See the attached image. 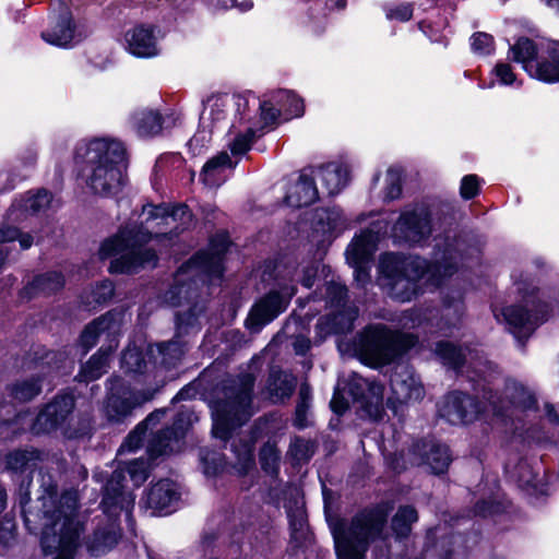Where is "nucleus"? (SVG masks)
Returning <instances> with one entry per match:
<instances>
[{"instance_id": "obj_1", "label": "nucleus", "mask_w": 559, "mask_h": 559, "mask_svg": "<svg viewBox=\"0 0 559 559\" xmlns=\"http://www.w3.org/2000/svg\"><path fill=\"white\" fill-rule=\"evenodd\" d=\"M78 508V490L66 489L59 493L52 475H40L38 498L33 506L24 508L23 513L27 530L40 533V546L46 556L73 559L82 531Z\"/></svg>"}, {"instance_id": "obj_2", "label": "nucleus", "mask_w": 559, "mask_h": 559, "mask_svg": "<svg viewBox=\"0 0 559 559\" xmlns=\"http://www.w3.org/2000/svg\"><path fill=\"white\" fill-rule=\"evenodd\" d=\"M143 214L145 219L140 226H126L102 243L98 252L100 259L116 257L109 265L110 273H134L141 267L155 266V251L143 248V245L153 236L167 235L164 227L177 233L178 222L183 226L191 221V213L185 204L173 206L171 210L165 205L148 204L143 206Z\"/></svg>"}, {"instance_id": "obj_3", "label": "nucleus", "mask_w": 559, "mask_h": 559, "mask_svg": "<svg viewBox=\"0 0 559 559\" xmlns=\"http://www.w3.org/2000/svg\"><path fill=\"white\" fill-rule=\"evenodd\" d=\"M438 251L435 261L428 263L420 257H405L395 253H385L379 263V282L386 294L400 302L411 301L419 293L418 281L427 273L433 285H439L445 276L452 275L457 269V261L463 259L465 242L457 238L444 243L441 251L440 243L436 245Z\"/></svg>"}, {"instance_id": "obj_4", "label": "nucleus", "mask_w": 559, "mask_h": 559, "mask_svg": "<svg viewBox=\"0 0 559 559\" xmlns=\"http://www.w3.org/2000/svg\"><path fill=\"white\" fill-rule=\"evenodd\" d=\"M75 158L86 164V183L95 193L111 195L124 185L126 147L120 141L94 139L78 146Z\"/></svg>"}, {"instance_id": "obj_5", "label": "nucleus", "mask_w": 559, "mask_h": 559, "mask_svg": "<svg viewBox=\"0 0 559 559\" xmlns=\"http://www.w3.org/2000/svg\"><path fill=\"white\" fill-rule=\"evenodd\" d=\"M254 382L255 376L246 371L228 376L219 383L213 401L214 437L228 440L234 429L253 416Z\"/></svg>"}, {"instance_id": "obj_6", "label": "nucleus", "mask_w": 559, "mask_h": 559, "mask_svg": "<svg viewBox=\"0 0 559 559\" xmlns=\"http://www.w3.org/2000/svg\"><path fill=\"white\" fill-rule=\"evenodd\" d=\"M123 479L121 472L111 474L107 480L102 500L104 518L100 519L86 540V548L92 556H100L111 550L120 538L118 518L126 513L127 521L132 527V509L134 498L130 493L121 491L120 483Z\"/></svg>"}, {"instance_id": "obj_7", "label": "nucleus", "mask_w": 559, "mask_h": 559, "mask_svg": "<svg viewBox=\"0 0 559 559\" xmlns=\"http://www.w3.org/2000/svg\"><path fill=\"white\" fill-rule=\"evenodd\" d=\"M392 511L389 502L361 510L350 521L347 528L334 531L337 559H365L370 544L384 542L386 520Z\"/></svg>"}, {"instance_id": "obj_8", "label": "nucleus", "mask_w": 559, "mask_h": 559, "mask_svg": "<svg viewBox=\"0 0 559 559\" xmlns=\"http://www.w3.org/2000/svg\"><path fill=\"white\" fill-rule=\"evenodd\" d=\"M416 342L413 334L392 331L384 324H374L361 332L357 349L366 364L383 366L392 362Z\"/></svg>"}, {"instance_id": "obj_9", "label": "nucleus", "mask_w": 559, "mask_h": 559, "mask_svg": "<svg viewBox=\"0 0 559 559\" xmlns=\"http://www.w3.org/2000/svg\"><path fill=\"white\" fill-rule=\"evenodd\" d=\"M74 407L75 401L72 394H58L38 413L32 424V431L35 435H41L59 429L68 439L87 436L92 429L91 420L88 418H74L72 416Z\"/></svg>"}, {"instance_id": "obj_10", "label": "nucleus", "mask_w": 559, "mask_h": 559, "mask_svg": "<svg viewBox=\"0 0 559 559\" xmlns=\"http://www.w3.org/2000/svg\"><path fill=\"white\" fill-rule=\"evenodd\" d=\"M518 290L523 295L524 305L507 307L500 314L495 312V317L498 321H501L502 318L508 330L523 344V341L527 340L535 329L548 319L550 312L559 305V298L556 297L547 302L535 294L534 288L527 293L519 285Z\"/></svg>"}, {"instance_id": "obj_11", "label": "nucleus", "mask_w": 559, "mask_h": 559, "mask_svg": "<svg viewBox=\"0 0 559 559\" xmlns=\"http://www.w3.org/2000/svg\"><path fill=\"white\" fill-rule=\"evenodd\" d=\"M109 383V393L106 399L104 413L111 423H123L132 416L134 409L152 401L157 392V390L152 389H131L126 386L119 378L110 379Z\"/></svg>"}, {"instance_id": "obj_12", "label": "nucleus", "mask_w": 559, "mask_h": 559, "mask_svg": "<svg viewBox=\"0 0 559 559\" xmlns=\"http://www.w3.org/2000/svg\"><path fill=\"white\" fill-rule=\"evenodd\" d=\"M88 35V31L80 21H75L70 9L63 3L59 4V10L49 14L47 28L41 33V37L50 45L71 48L81 43Z\"/></svg>"}, {"instance_id": "obj_13", "label": "nucleus", "mask_w": 559, "mask_h": 559, "mask_svg": "<svg viewBox=\"0 0 559 559\" xmlns=\"http://www.w3.org/2000/svg\"><path fill=\"white\" fill-rule=\"evenodd\" d=\"M254 441H240L239 444L233 443V452L236 456V462L231 465L227 464L223 454L202 449L200 451V459L203 465L204 474L207 476H215L219 473L233 471L237 476H246L254 467L253 457Z\"/></svg>"}, {"instance_id": "obj_14", "label": "nucleus", "mask_w": 559, "mask_h": 559, "mask_svg": "<svg viewBox=\"0 0 559 559\" xmlns=\"http://www.w3.org/2000/svg\"><path fill=\"white\" fill-rule=\"evenodd\" d=\"M57 354L47 353L39 361L35 364L36 372L16 379L7 386L8 396L12 403H27L41 393L43 380L58 367L55 366Z\"/></svg>"}, {"instance_id": "obj_15", "label": "nucleus", "mask_w": 559, "mask_h": 559, "mask_svg": "<svg viewBox=\"0 0 559 559\" xmlns=\"http://www.w3.org/2000/svg\"><path fill=\"white\" fill-rule=\"evenodd\" d=\"M346 390L371 418L378 419L381 417L384 392V386L381 383L354 372L347 380Z\"/></svg>"}, {"instance_id": "obj_16", "label": "nucleus", "mask_w": 559, "mask_h": 559, "mask_svg": "<svg viewBox=\"0 0 559 559\" xmlns=\"http://www.w3.org/2000/svg\"><path fill=\"white\" fill-rule=\"evenodd\" d=\"M490 412L488 403L481 406L472 396L462 392L447 394L439 405V415L452 425L467 424L481 413Z\"/></svg>"}, {"instance_id": "obj_17", "label": "nucleus", "mask_w": 559, "mask_h": 559, "mask_svg": "<svg viewBox=\"0 0 559 559\" xmlns=\"http://www.w3.org/2000/svg\"><path fill=\"white\" fill-rule=\"evenodd\" d=\"M431 231V215L426 206L403 212L394 225L395 236L411 245L426 240Z\"/></svg>"}, {"instance_id": "obj_18", "label": "nucleus", "mask_w": 559, "mask_h": 559, "mask_svg": "<svg viewBox=\"0 0 559 559\" xmlns=\"http://www.w3.org/2000/svg\"><path fill=\"white\" fill-rule=\"evenodd\" d=\"M484 399L488 402V407L493 415H503L511 406L531 409L537 403L535 395L516 381L507 382L503 397L489 390L484 393Z\"/></svg>"}, {"instance_id": "obj_19", "label": "nucleus", "mask_w": 559, "mask_h": 559, "mask_svg": "<svg viewBox=\"0 0 559 559\" xmlns=\"http://www.w3.org/2000/svg\"><path fill=\"white\" fill-rule=\"evenodd\" d=\"M229 238L225 233L213 236L209 249L198 252L188 262L186 269H201L210 276L219 277L223 274V259L229 247ZM186 272L185 266L180 267L178 276Z\"/></svg>"}, {"instance_id": "obj_20", "label": "nucleus", "mask_w": 559, "mask_h": 559, "mask_svg": "<svg viewBox=\"0 0 559 559\" xmlns=\"http://www.w3.org/2000/svg\"><path fill=\"white\" fill-rule=\"evenodd\" d=\"M412 464L428 465L433 474L444 473L451 462V455L447 445L433 441L420 440L409 450Z\"/></svg>"}, {"instance_id": "obj_21", "label": "nucleus", "mask_w": 559, "mask_h": 559, "mask_svg": "<svg viewBox=\"0 0 559 559\" xmlns=\"http://www.w3.org/2000/svg\"><path fill=\"white\" fill-rule=\"evenodd\" d=\"M123 321L124 313L116 310L95 319L82 332L80 337L81 345L85 350H88L96 344L98 336L104 333L110 337V344H118L117 335L120 333Z\"/></svg>"}, {"instance_id": "obj_22", "label": "nucleus", "mask_w": 559, "mask_h": 559, "mask_svg": "<svg viewBox=\"0 0 559 559\" xmlns=\"http://www.w3.org/2000/svg\"><path fill=\"white\" fill-rule=\"evenodd\" d=\"M288 300L278 292H270L250 310L246 326L252 332H259L265 324L274 320L287 307Z\"/></svg>"}, {"instance_id": "obj_23", "label": "nucleus", "mask_w": 559, "mask_h": 559, "mask_svg": "<svg viewBox=\"0 0 559 559\" xmlns=\"http://www.w3.org/2000/svg\"><path fill=\"white\" fill-rule=\"evenodd\" d=\"M555 44H559V41H551L547 44L546 55L544 51L540 53V58L538 61L534 62L535 57L537 56V47L533 40L526 37H521L516 40L514 45L510 47L511 59L515 62L522 63L523 68L532 75L537 78L538 80L544 81L539 78L537 73V68L542 63H548V67H554L557 62L550 57L549 50Z\"/></svg>"}, {"instance_id": "obj_24", "label": "nucleus", "mask_w": 559, "mask_h": 559, "mask_svg": "<svg viewBox=\"0 0 559 559\" xmlns=\"http://www.w3.org/2000/svg\"><path fill=\"white\" fill-rule=\"evenodd\" d=\"M358 316L355 307L342 305L322 318L316 324V330L321 337L330 334H341L352 331L354 321Z\"/></svg>"}, {"instance_id": "obj_25", "label": "nucleus", "mask_w": 559, "mask_h": 559, "mask_svg": "<svg viewBox=\"0 0 559 559\" xmlns=\"http://www.w3.org/2000/svg\"><path fill=\"white\" fill-rule=\"evenodd\" d=\"M235 105L237 114L239 115V123L246 124L243 130H239L233 141L229 143V150L234 156H241L246 154L252 146L255 139L262 135L259 129L250 123V119L246 115V109L249 106L248 99L245 97H237Z\"/></svg>"}, {"instance_id": "obj_26", "label": "nucleus", "mask_w": 559, "mask_h": 559, "mask_svg": "<svg viewBox=\"0 0 559 559\" xmlns=\"http://www.w3.org/2000/svg\"><path fill=\"white\" fill-rule=\"evenodd\" d=\"M390 382L394 399L400 403L419 401L425 395L424 386L406 367L396 369Z\"/></svg>"}, {"instance_id": "obj_27", "label": "nucleus", "mask_w": 559, "mask_h": 559, "mask_svg": "<svg viewBox=\"0 0 559 559\" xmlns=\"http://www.w3.org/2000/svg\"><path fill=\"white\" fill-rule=\"evenodd\" d=\"M128 51L138 58H153L159 53L154 29L136 26L126 33Z\"/></svg>"}, {"instance_id": "obj_28", "label": "nucleus", "mask_w": 559, "mask_h": 559, "mask_svg": "<svg viewBox=\"0 0 559 559\" xmlns=\"http://www.w3.org/2000/svg\"><path fill=\"white\" fill-rule=\"evenodd\" d=\"M179 499L177 485L169 479H162L154 484L147 491L143 503L152 514L168 510Z\"/></svg>"}, {"instance_id": "obj_29", "label": "nucleus", "mask_w": 559, "mask_h": 559, "mask_svg": "<svg viewBox=\"0 0 559 559\" xmlns=\"http://www.w3.org/2000/svg\"><path fill=\"white\" fill-rule=\"evenodd\" d=\"M185 431L180 420L174 423L171 427H167L155 435L150 440L147 451L151 457L173 453L180 449L181 440Z\"/></svg>"}, {"instance_id": "obj_30", "label": "nucleus", "mask_w": 559, "mask_h": 559, "mask_svg": "<svg viewBox=\"0 0 559 559\" xmlns=\"http://www.w3.org/2000/svg\"><path fill=\"white\" fill-rule=\"evenodd\" d=\"M314 181L320 182L321 188L328 195L338 193L347 183L348 170L345 166L337 163H330L320 166L312 171Z\"/></svg>"}, {"instance_id": "obj_31", "label": "nucleus", "mask_w": 559, "mask_h": 559, "mask_svg": "<svg viewBox=\"0 0 559 559\" xmlns=\"http://www.w3.org/2000/svg\"><path fill=\"white\" fill-rule=\"evenodd\" d=\"M379 236L371 229H366L356 236L346 249L348 263L370 262L376 251Z\"/></svg>"}, {"instance_id": "obj_32", "label": "nucleus", "mask_w": 559, "mask_h": 559, "mask_svg": "<svg viewBox=\"0 0 559 559\" xmlns=\"http://www.w3.org/2000/svg\"><path fill=\"white\" fill-rule=\"evenodd\" d=\"M318 193L313 176L302 173L292 191L286 194L285 202L293 207L307 206L316 202Z\"/></svg>"}, {"instance_id": "obj_33", "label": "nucleus", "mask_w": 559, "mask_h": 559, "mask_svg": "<svg viewBox=\"0 0 559 559\" xmlns=\"http://www.w3.org/2000/svg\"><path fill=\"white\" fill-rule=\"evenodd\" d=\"M297 379L293 373L272 370L267 379V392L273 402L289 399L295 391Z\"/></svg>"}, {"instance_id": "obj_34", "label": "nucleus", "mask_w": 559, "mask_h": 559, "mask_svg": "<svg viewBox=\"0 0 559 559\" xmlns=\"http://www.w3.org/2000/svg\"><path fill=\"white\" fill-rule=\"evenodd\" d=\"M228 167H233L230 157L223 152L205 163L200 178L206 187H219L225 181V170Z\"/></svg>"}, {"instance_id": "obj_35", "label": "nucleus", "mask_w": 559, "mask_h": 559, "mask_svg": "<svg viewBox=\"0 0 559 559\" xmlns=\"http://www.w3.org/2000/svg\"><path fill=\"white\" fill-rule=\"evenodd\" d=\"M118 344H109L107 348L102 347L88 361L82 366L78 378L80 381L90 382L100 378L108 368L109 355Z\"/></svg>"}, {"instance_id": "obj_36", "label": "nucleus", "mask_w": 559, "mask_h": 559, "mask_svg": "<svg viewBox=\"0 0 559 559\" xmlns=\"http://www.w3.org/2000/svg\"><path fill=\"white\" fill-rule=\"evenodd\" d=\"M133 127L140 136H154L162 131L163 118L160 114L152 109H143L132 117Z\"/></svg>"}, {"instance_id": "obj_37", "label": "nucleus", "mask_w": 559, "mask_h": 559, "mask_svg": "<svg viewBox=\"0 0 559 559\" xmlns=\"http://www.w3.org/2000/svg\"><path fill=\"white\" fill-rule=\"evenodd\" d=\"M41 460V453L35 449H19L7 454L5 467L14 473H22L34 468Z\"/></svg>"}, {"instance_id": "obj_38", "label": "nucleus", "mask_w": 559, "mask_h": 559, "mask_svg": "<svg viewBox=\"0 0 559 559\" xmlns=\"http://www.w3.org/2000/svg\"><path fill=\"white\" fill-rule=\"evenodd\" d=\"M64 285V278L61 273L47 272L36 276L27 286L29 295H50L60 290Z\"/></svg>"}, {"instance_id": "obj_39", "label": "nucleus", "mask_w": 559, "mask_h": 559, "mask_svg": "<svg viewBox=\"0 0 559 559\" xmlns=\"http://www.w3.org/2000/svg\"><path fill=\"white\" fill-rule=\"evenodd\" d=\"M148 365L143 350L134 344H129L122 353L120 367L126 373H145L148 370Z\"/></svg>"}, {"instance_id": "obj_40", "label": "nucleus", "mask_w": 559, "mask_h": 559, "mask_svg": "<svg viewBox=\"0 0 559 559\" xmlns=\"http://www.w3.org/2000/svg\"><path fill=\"white\" fill-rule=\"evenodd\" d=\"M435 353L444 365H448L453 369L461 368L467 360V355L469 356L472 354L469 349L464 350L451 342L437 343Z\"/></svg>"}, {"instance_id": "obj_41", "label": "nucleus", "mask_w": 559, "mask_h": 559, "mask_svg": "<svg viewBox=\"0 0 559 559\" xmlns=\"http://www.w3.org/2000/svg\"><path fill=\"white\" fill-rule=\"evenodd\" d=\"M418 520L417 511L412 506L401 507L392 518L391 527L396 537H405L411 533L412 524Z\"/></svg>"}, {"instance_id": "obj_42", "label": "nucleus", "mask_w": 559, "mask_h": 559, "mask_svg": "<svg viewBox=\"0 0 559 559\" xmlns=\"http://www.w3.org/2000/svg\"><path fill=\"white\" fill-rule=\"evenodd\" d=\"M150 469H151L150 460L141 457V459L130 462L127 465L126 469H116L112 472V474L116 472H121L122 474H126V472H127L129 474L131 480L133 481L134 486L139 487L147 479ZM123 478H126V475H123ZM123 480L124 479H122L121 481H123ZM120 486H121V491H123L126 493H130L135 499V497L133 496V493L131 491L124 490L122 483H120Z\"/></svg>"}, {"instance_id": "obj_43", "label": "nucleus", "mask_w": 559, "mask_h": 559, "mask_svg": "<svg viewBox=\"0 0 559 559\" xmlns=\"http://www.w3.org/2000/svg\"><path fill=\"white\" fill-rule=\"evenodd\" d=\"M287 516L289 519V525L292 530V537L297 543H302L308 537V522L307 514L302 507H296L295 509L287 510Z\"/></svg>"}, {"instance_id": "obj_44", "label": "nucleus", "mask_w": 559, "mask_h": 559, "mask_svg": "<svg viewBox=\"0 0 559 559\" xmlns=\"http://www.w3.org/2000/svg\"><path fill=\"white\" fill-rule=\"evenodd\" d=\"M273 100L290 117H299L304 114V103L290 91H278L273 95Z\"/></svg>"}, {"instance_id": "obj_45", "label": "nucleus", "mask_w": 559, "mask_h": 559, "mask_svg": "<svg viewBox=\"0 0 559 559\" xmlns=\"http://www.w3.org/2000/svg\"><path fill=\"white\" fill-rule=\"evenodd\" d=\"M311 389L307 383H302L299 389V401L295 411L294 426L304 429L308 426V412L311 406Z\"/></svg>"}, {"instance_id": "obj_46", "label": "nucleus", "mask_w": 559, "mask_h": 559, "mask_svg": "<svg viewBox=\"0 0 559 559\" xmlns=\"http://www.w3.org/2000/svg\"><path fill=\"white\" fill-rule=\"evenodd\" d=\"M314 453V444L302 438L296 437L289 445L288 454L296 463L308 462Z\"/></svg>"}, {"instance_id": "obj_47", "label": "nucleus", "mask_w": 559, "mask_h": 559, "mask_svg": "<svg viewBox=\"0 0 559 559\" xmlns=\"http://www.w3.org/2000/svg\"><path fill=\"white\" fill-rule=\"evenodd\" d=\"M280 451L274 443H265L260 450L261 467L269 474H276L278 471Z\"/></svg>"}, {"instance_id": "obj_48", "label": "nucleus", "mask_w": 559, "mask_h": 559, "mask_svg": "<svg viewBox=\"0 0 559 559\" xmlns=\"http://www.w3.org/2000/svg\"><path fill=\"white\" fill-rule=\"evenodd\" d=\"M157 352L159 354V364L166 368L174 367L182 355V349L178 342H167L157 345Z\"/></svg>"}, {"instance_id": "obj_49", "label": "nucleus", "mask_w": 559, "mask_h": 559, "mask_svg": "<svg viewBox=\"0 0 559 559\" xmlns=\"http://www.w3.org/2000/svg\"><path fill=\"white\" fill-rule=\"evenodd\" d=\"M51 202V194L45 190L40 189L36 193H28L27 198L24 201L23 207L26 212L32 214H36L47 209Z\"/></svg>"}, {"instance_id": "obj_50", "label": "nucleus", "mask_w": 559, "mask_h": 559, "mask_svg": "<svg viewBox=\"0 0 559 559\" xmlns=\"http://www.w3.org/2000/svg\"><path fill=\"white\" fill-rule=\"evenodd\" d=\"M227 105V96H211L204 105V114L207 112L213 122H218L225 119Z\"/></svg>"}, {"instance_id": "obj_51", "label": "nucleus", "mask_w": 559, "mask_h": 559, "mask_svg": "<svg viewBox=\"0 0 559 559\" xmlns=\"http://www.w3.org/2000/svg\"><path fill=\"white\" fill-rule=\"evenodd\" d=\"M549 53L557 63L554 67H548L547 62L542 63L537 68V73L545 82L559 81V44H555Z\"/></svg>"}, {"instance_id": "obj_52", "label": "nucleus", "mask_w": 559, "mask_h": 559, "mask_svg": "<svg viewBox=\"0 0 559 559\" xmlns=\"http://www.w3.org/2000/svg\"><path fill=\"white\" fill-rule=\"evenodd\" d=\"M275 100H263L259 103V109L261 111L260 119H261V127L258 128L261 132L264 127L269 126L270 123L274 122L277 117L281 114L280 107H276Z\"/></svg>"}, {"instance_id": "obj_53", "label": "nucleus", "mask_w": 559, "mask_h": 559, "mask_svg": "<svg viewBox=\"0 0 559 559\" xmlns=\"http://www.w3.org/2000/svg\"><path fill=\"white\" fill-rule=\"evenodd\" d=\"M325 296L331 306L337 308L346 305L347 288L340 283L331 282L326 285Z\"/></svg>"}, {"instance_id": "obj_54", "label": "nucleus", "mask_w": 559, "mask_h": 559, "mask_svg": "<svg viewBox=\"0 0 559 559\" xmlns=\"http://www.w3.org/2000/svg\"><path fill=\"white\" fill-rule=\"evenodd\" d=\"M401 171L395 168H390L386 174L385 199H397L401 195Z\"/></svg>"}, {"instance_id": "obj_55", "label": "nucleus", "mask_w": 559, "mask_h": 559, "mask_svg": "<svg viewBox=\"0 0 559 559\" xmlns=\"http://www.w3.org/2000/svg\"><path fill=\"white\" fill-rule=\"evenodd\" d=\"M471 39L473 50L479 55H489L493 50V37L487 33H475Z\"/></svg>"}, {"instance_id": "obj_56", "label": "nucleus", "mask_w": 559, "mask_h": 559, "mask_svg": "<svg viewBox=\"0 0 559 559\" xmlns=\"http://www.w3.org/2000/svg\"><path fill=\"white\" fill-rule=\"evenodd\" d=\"M414 7L412 3H401L385 8V16L388 20H396L407 22L412 19Z\"/></svg>"}, {"instance_id": "obj_57", "label": "nucleus", "mask_w": 559, "mask_h": 559, "mask_svg": "<svg viewBox=\"0 0 559 559\" xmlns=\"http://www.w3.org/2000/svg\"><path fill=\"white\" fill-rule=\"evenodd\" d=\"M464 312V306L461 300H455L452 304L445 305L443 309L442 319L445 320V324L451 326H456L460 322L461 317Z\"/></svg>"}, {"instance_id": "obj_58", "label": "nucleus", "mask_w": 559, "mask_h": 559, "mask_svg": "<svg viewBox=\"0 0 559 559\" xmlns=\"http://www.w3.org/2000/svg\"><path fill=\"white\" fill-rule=\"evenodd\" d=\"M479 192V179L476 175H466L462 178L460 194L463 199L475 198Z\"/></svg>"}, {"instance_id": "obj_59", "label": "nucleus", "mask_w": 559, "mask_h": 559, "mask_svg": "<svg viewBox=\"0 0 559 559\" xmlns=\"http://www.w3.org/2000/svg\"><path fill=\"white\" fill-rule=\"evenodd\" d=\"M15 522L8 515L3 516L0 522V543L10 546L15 539Z\"/></svg>"}, {"instance_id": "obj_60", "label": "nucleus", "mask_w": 559, "mask_h": 559, "mask_svg": "<svg viewBox=\"0 0 559 559\" xmlns=\"http://www.w3.org/2000/svg\"><path fill=\"white\" fill-rule=\"evenodd\" d=\"M190 285L179 284V280H176V284L165 294V301L170 306H180L181 295H188Z\"/></svg>"}, {"instance_id": "obj_61", "label": "nucleus", "mask_w": 559, "mask_h": 559, "mask_svg": "<svg viewBox=\"0 0 559 559\" xmlns=\"http://www.w3.org/2000/svg\"><path fill=\"white\" fill-rule=\"evenodd\" d=\"M165 415V409H156L151 413L142 423H140L135 429L129 435V440L132 441L138 437L139 431L147 429L148 426H155Z\"/></svg>"}, {"instance_id": "obj_62", "label": "nucleus", "mask_w": 559, "mask_h": 559, "mask_svg": "<svg viewBox=\"0 0 559 559\" xmlns=\"http://www.w3.org/2000/svg\"><path fill=\"white\" fill-rule=\"evenodd\" d=\"M493 72L501 84L510 85L515 81V74L513 73L511 66L508 63H497L493 68Z\"/></svg>"}, {"instance_id": "obj_63", "label": "nucleus", "mask_w": 559, "mask_h": 559, "mask_svg": "<svg viewBox=\"0 0 559 559\" xmlns=\"http://www.w3.org/2000/svg\"><path fill=\"white\" fill-rule=\"evenodd\" d=\"M94 300L97 304L105 302L114 296V285L110 281H104L93 292Z\"/></svg>"}, {"instance_id": "obj_64", "label": "nucleus", "mask_w": 559, "mask_h": 559, "mask_svg": "<svg viewBox=\"0 0 559 559\" xmlns=\"http://www.w3.org/2000/svg\"><path fill=\"white\" fill-rule=\"evenodd\" d=\"M499 511V504L495 503L493 501L484 500L477 502L475 506V514L480 516L492 515L495 513H498Z\"/></svg>"}]
</instances>
